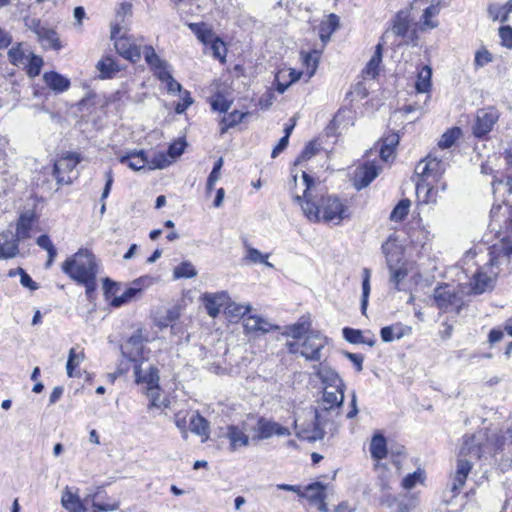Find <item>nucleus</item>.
I'll return each instance as SVG.
<instances>
[{
  "mask_svg": "<svg viewBox=\"0 0 512 512\" xmlns=\"http://www.w3.org/2000/svg\"><path fill=\"white\" fill-rule=\"evenodd\" d=\"M303 191H291L293 202L301 207L304 216L313 223L334 222L340 224L350 218L348 205L335 195L325 194L314 179L302 172Z\"/></svg>",
  "mask_w": 512,
  "mask_h": 512,
  "instance_id": "nucleus-1",
  "label": "nucleus"
},
{
  "mask_svg": "<svg viewBox=\"0 0 512 512\" xmlns=\"http://www.w3.org/2000/svg\"><path fill=\"white\" fill-rule=\"evenodd\" d=\"M62 271L77 283H91L97 276L96 257L87 249H80L62 263Z\"/></svg>",
  "mask_w": 512,
  "mask_h": 512,
  "instance_id": "nucleus-2",
  "label": "nucleus"
},
{
  "mask_svg": "<svg viewBox=\"0 0 512 512\" xmlns=\"http://www.w3.org/2000/svg\"><path fill=\"white\" fill-rule=\"evenodd\" d=\"M465 287L460 285V290L450 285L437 286L433 291V304L443 312L453 311L459 312L463 306V294Z\"/></svg>",
  "mask_w": 512,
  "mask_h": 512,
  "instance_id": "nucleus-3",
  "label": "nucleus"
},
{
  "mask_svg": "<svg viewBox=\"0 0 512 512\" xmlns=\"http://www.w3.org/2000/svg\"><path fill=\"white\" fill-rule=\"evenodd\" d=\"M122 23L117 22L111 27V39L119 55L131 62H137L141 58L140 44L131 36L121 35Z\"/></svg>",
  "mask_w": 512,
  "mask_h": 512,
  "instance_id": "nucleus-4",
  "label": "nucleus"
},
{
  "mask_svg": "<svg viewBox=\"0 0 512 512\" xmlns=\"http://www.w3.org/2000/svg\"><path fill=\"white\" fill-rule=\"evenodd\" d=\"M327 342V338L321 333L311 331L301 344L300 354L308 361H321L322 351Z\"/></svg>",
  "mask_w": 512,
  "mask_h": 512,
  "instance_id": "nucleus-5",
  "label": "nucleus"
},
{
  "mask_svg": "<svg viewBox=\"0 0 512 512\" xmlns=\"http://www.w3.org/2000/svg\"><path fill=\"white\" fill-rule=\"evenodd\" d=\"M499 114L494 108L480 109L475 116V123L472 126L473 134L481 138L488 134L498 121Z\"/></svg>",
  "mask_w": 512,
  "mask_h": 512,
  "instance_id": "nucleus-6",
  "label": "nucleus"
},
{
  "mask_svg": "<svg viewBox=\"0 0 512 512\" xmlns=\"http://www.w3.org/2000/svg\"><path fill=\"white\" fill-rule=\"evenodd\" d=\"M308 415L311 423L307 426H301L297 435L308 441H317L323 439L325 432L322 427V414L317 409L310 408Z\"/></svg>",
  "mask_w": 512,
  "mask_h": 512,
  "instance_id": "nucleus-7",
  "label": "nucleus"
},
{
  "mask_svg": "<svg viewBox=\"0 0 512 512\" xmlns=\"http://www.w3.org/2000/svg\"><path fill=\"white\" fill-rule=\"evenodd\" d=\"M445 172V163L436 158L428 156L421 160L415 167V174L418 181H426L429 178L437 179Z\"/></svg>",
  "mask_w": 512,
  "mask_h": 512,
  "instance_id": "nucleus-8",
  "label": "nucleus"
},
{
  "mask_svg": "<svg viewBox=\"0 0 512 512\" xmlns=\"http://www.w3.org/2000/svg\"><path fill=\"white\" fill-rule=\"evenodd\" d=\"M147 339L144 337L141 329H138L121 347L124 357L130 361H138L144 358V343Z\"/></svg>",
  "mask_w": 512,
  "mask_h": 512,
  "instance_id": "nucleus-9",
  "label": "nucleus"
},
{
  "mask_svg": "<svg viewBox=\"0 0 512 512\" xmlns=\"http://www.w3.org/2000/svg\"><path fill=\"white\" fill-rule=\"evenodd\" d=\"M484 268L477 269L469 282V290L466 293L482 294L487 289L493 287L494 278L498 274L497 271H490V274L483 270Z\"/></svg>",
  "mask_w": 512,
  "mask_h": 512,
  "instance_id": "nucleus-10",
  "label": "nucleus"
},
{
  "mask_svg": "<svg viewBox=\"0 0 512 512\" xmlns=\"http://www.w3.org/2000/svg\"><path fill=\"white\" fill-rule=\"evenodd\" d=\"M345 389H323L320 401V412H336L339 414L344 402Z\"/></svg>",
  "mask_w": 512,
  "mask_h": 512,
  "instance_id": "nucleus-11",
  "label": "nucleus"
},
{
  "mask_svg": "<svg viewBox=\"0 0 512 512\" xmlns=\"http://www.w3.org/2000/svg\"><path fill=\"white\" fill-rule=\"evenodd\" d=\"M222 436L229 440L230 450L236 451L241 447L249 445V436L246 433V425H228L222 433Z\"/></svg>",
  "mask_w": 512,
  "mask_h": 512,
  "instance_id": "nucleus-12",
  "label": "nucleus"
},
{
  "mask_svg": "<svg viewBox=\"0 0 512 512\" xmlns=\"http://www.w3.org/2000/svg\"><path fill=\"white\" fill-rule=\"evenodd\" d=\"M382 251L386 256L388 268L405 266L403 260V247L398 243L394 237H389L382 245Z\"/></svg>",
  "mask_w": 512,
  "mask_h": 512,
  "instance_id": "nucleus-13",
  "label": "nucleus"
},
{
  "mask_svg": "<svg viewBox=\"0 0 512 512\" xmlns=\"http://www.w3.org/2000/svg\"><path fill=\"white\" fill-rule=\"evenodd\" d=\"M81 158L79 154L77 153H67L65 156L61 157L55 164H54V175L57 178L59 183H70L71 178L68 177L65 179L64 176H62L65 172H72L76 166L80 163Z\"/></svg>",
  "mask_w": 512,
  "mask_h": 512,
  "instance_id": "nucleus-14",
  "label": "nucleus"
},
{
  "mask_svg": "<svg viewBox=\"0 0 512 512\" xmlns=\"http://www.w3.org/2000/svg\"><path fill=\"white\" fill-rule=\"evenodd\" d=\"M19 242L11 230L0 233V260L15 258L19 254Z\"/></svg>",
  "mask_w": 512,
  "mask_h": 512,
  "instance_id": "nucleus-15",
  "label": "nucleus"
},
{
  "mask_svg": "<svg viewBox=\"0 0 512 512\" xmlns=\"http://www.w3.org/2000/svg\"><path fill=\"white\" fill-rule=\"evenodd\" d=\"M257 437L259 439H268L272 436H289L291 434L290 430L287 427L282 426L281 424L267 420L265 418H260L257 422Z\"/></svg>",
  "mask_w": 512,
  "mask_h": 512,
  "instance_id": "nucleus-16",
  "label": "nucleus"
},
{
  "mask_svg": "<svg viewBox=\"0 0 512 512\" xmlns=\"http://www.w3.org/2000/svg\"><path fill=\"white\" fill-rule=\"evenodd\" d=\"M245 332L250 334L263 335L272 330H278L279 326L270 323L265 318L258 315H250L244 319Z\"/></svg>",
  "mask_w": 512,
  "mask_h": 512,
  "instance_id": "nucleus-17",
  "label": "nucleus"
},
{
  "mask_svg": "<svg viewBox=\"0 0 512 512\" xmlns=\"http://www.w3.org/2000/svg\"><path fill=\"white\" fill-rule=\"evenodd\" d=\"M202 298L207 313L212 318L217 317L220 313L221 307L226 305L229 301V295L224 291L217 293H205Z\"/></svg>",
  "mask_w": 512,
  "mask_h": 512,
  "instance_id": "nucleus-18",
  "label": "nucleus"
},
{
  "mask_svg": "<svg viewBox=\"0 0 512 512\" xmlns=\"http://www.w3.org/2000/svg\"><path fill=\"white\" fill-rule=\"evenodd\" d=\"M317 377L321 380L324 389H345L346 386L339 374L331 367L321 365L316 371Z\"/></svg>",
  "mask_w": 512,
  "mask_h": 512,
  "instance_id": "nucleus-19",
  "label": "nucleus"
},
{
  "mask_svg": "<svg viewBox=\"0 0 512 512\" xmlns=\"http://www.w3.org/2000/svg\"><path fill=\"white\" fill-rule=\"evenodd\" d=\"M473 467L469 459L459 458L457 461L456 472L452 480L451 490L457 494L465 485L466 479Z\"/></svg>",
  "mask_w": 512,
  "mask_h": 512,
  "instance_id": "nucleus-20",
  "label": "nucleus"
},
{
  "mask_svg": "<svg viewBox=\"0 0 512 512\" xmlns=\"http://www.w3.org/2000/svg\"><path fill=\"white\" fill-rule=\"evenodd\" d=\"M410 20L407 11H399L392 21L391 32L402 38H409L414 40L415 32L409 34Z\"/></svg>",
  "mask_w": 512,
  "mask_h": 512,
  "instance_id": "nucleus-21",
  "label": "nucleus"
},
{
  "mask_svg": "<svg viewBox=\"0 0 512 512\" xmlns=\"http://www.w3.org/2000/svg\"><path fill=\"white\" fill-rule=\"evenodd\" d=\"M61 503L63 507L70 512H89L88 499L81 500L78 495L74 494L68 487L62 494Z\"/></svg>",
  "mask_w": 512,
  "mask_h": 512,
  "instance_id": "nucleus-22",
  "label": "nucleus"
},
{
  "mask_svg": "<svg viewBox=\"0 0 512 512\" xmlns=\"http://www.w3.org/2000/svg\"><path fill=\"white\" fill-rule=\"evenodd\" d=\"M379 167L374 162H365L357 168L355 178L359 182V189L368 186L379 174Z\"/></svg>",
  "mask_w": 512,
  "mask_h": 512,
  "instance_id": "nucleus-23",
  "label": "nucleus"
},
{
  "mask_svg": "<svg viewBox=\"0 0 512 512\" xmlns=\"http://www.w3.org/2000/svg\"><path fill=\"white\" fill-rule=\"evenodd\" d=\"M135 377L137 383L146 384V391L159 387V371L154 366H150L145 373H142L139 366H135Z\"/></svg>",
  "mask_w": 512,
  "mask_h": 512,
  "instance_id": "nucleus-24",
  "label": "nucleus"
},
{
  "mask_svg": "<svg viewBox=\"0 0 512 512\" xmlns=\"http://www.w3.org/2000/svg\"><path fill=\"white\" fill-rule=\"evenodd\" d=\"M34 220L35 215L33 212H25L20 215L16 224V232L14 233L19 241H23L31 237L30 231Z\"/></svg>",
  "mask_w": 512,
  "mask_h": 512,
  "instance_id": "nucleus-25",
  "label": "nucleus"
},
{
  "mask_svg": "<svg viewBox=\"0 0 512 512\" xmlns=\"http://www.w3.org/2000/svg\"><path fill=\"white\" fill-rule=\"evenodd\" d=\"M43 79L45 84L56 93H63L70 87V80L54 71L46 72Z\"/></svg>",
  "mask_w": 512,
  "mask_h": 512,
  "instance_id": "nucleus-26",
  "label": "nucleus"
},
{
  "mask_svg": "<svg viewBox=\"0 0 512 512\" xmlns=\"http://www.w3.org/2000/svg\"><path fill=\"white\" fill-rule=\"evenodd\" d=\"M189 425L191 432L202 437V442H205L209 438V422L198 412L192 413V415L189 418Z\"/></svg>",
  "mask_w": 512,
  "mask_h": 512,
  "instance_id": "nucleus-27",
  "label": "nucleus"
},
{
  "mask_svg": "<svg viewBox=\"0 0 512 512\" xmlns=\"http://www.w3.org/2000/svg\"><path fill=\"white\" fill-rule=\"evenodd\" d=\"M122 164H126L130 169L139 171L148 163V159L143 150L132 151L119 157Z\"/></svg>",
  "mask_w": 512,
  "mask_h": 512,
  "instance_id": "nucleus-28",
  "label": "nucleus"
},
{
  "mask_svg": "<svg viewBox=\"0 0 512 512\" xmlns=\"http://www.w3.org/2000/svg\"><path fill=\"white\" fill-rule=\"evenodd\" d=\"M140 282L141 279L134 281L132 286L126 289L121 295L114 296V298L110 301V305L114 308H119L133 301L142 291L139 286Z\"/></svg>",
  "mask_w": 512,
  "mask_h": 512,
  "instance_id": "nucleus-29",
  "label": "nucleus"
},
{
  "mask_svg": "<svg viewBox=\"0 0 512 512\" xmlns=\"http://www.w3.org/2000/svg\"><path fill=\"white\" fill-rule=\"evenodd\" d=\"M439 14V0H432L431 4L424 8L421 17V30L434 29L438 26V21L434 18Z\"/></svg>",
  "mask_w": 512,
  "mask_h": 512,
  "instance_id": "nucleus-30",
  "label": "nucleus"
},
{
  "mask_svg": "<svg viewBox=\"0 0 512 512\" xmlns=\"http://www.w3.org/2000/svg\"><path fill=\"white\" fill-rule=\"evenodd\" d=\"M479 459L481 457V447L476 442V438L474 435L465 436L463 439V444L460 449L459 458L467 459Z\"/></svg>",
  "mask_w": 512,
  "mask_h": 512,
  "instance_id": "nucleus-31",
  "label": "nucleus"
},
{
  "mask_svg": "<svg viewBox=\"0 0 512 512\" xmlns=\"http://www.w3.org/2000/svg\"><path fill=\"white\" fill-rule=\"evenodd\" d=\"M410 328L396 323L390 326L383 327L380 331L381 338L384 342H392L398 340L410 332Z\"/></svg>",
  "mask_w": 512,
  "mask_h": 512,
  "instance_id": "nucleus-32",
  "label": "nucleus"
},
{
  "mask_svg": "<svg viewBox=\"0 0 512 512\" xmlns=\"http://www.w3.org/2000/svg\"><path fill=\"white\" fill-rule=\"evenodd\" d=\"M382 49L383 45L381 43L377 44L373 56L362 71L364 78L374 79L378 75L379 66L382 61Z\"/></svg>",
  "mask_w": 512,
  "mask_h": 512,
  "instance_id": "nucleus-33",
  "label": "nucleus"
},
{
  "mask_svg": "<svg viewBox=\"0 0 512 512\" xmlns=\"http://www.w3.org/2000/svg\"><path fill=\"white\" fill-rule=\"evenodd\" d=\"M84 357H85V355H84V351L82 349L71 348L69 350L68 360L66 363L67 375L69 377H77L80 375L79 372L76 371V369L83 362Z\"/></svg>",
  "mask_w": 512,
  "mask_h": 512,
  "instance_id": "nucleus-34",
  "label": "nucleus"
},
{
  "mask_svg": "<svg viewBox=\"0 0 512 512\" xmlns=\"http://www.w3.org/2000/svg\"><path fill=\"white\" fill-rule=\"evenodd\" d=\"M301 497L308 499L311 503L325 500V485L320 482H314L305 487V491L300 494Z\"/></svg>",
  "mask_w": 512,
  "mask_h": 512,
  "instance_id": "nucleus-35",
  "label": "nucleus"
},
{
  "mask_svg": "<svg viewBox=\"0 0 512 512\" xmlns=\"http://www.w3.org/2000/svg\"><path fill=\"white\" fill-rule=\"evenodd\" d=\"M31 51L24 43H18L8 51V57L12 64L22 65L25 64Z\"/></svg>",
  "mask_w": 512,
  "mask_h": 512,
  "instance_id": "nucleus-36",
  "label": "nucleus"
},
{
  "mask_svg": "<svg viewBox=\"0 0 512 512\" xmlns=\"http://www.w3.org/2000/svg\"><path fill=\"white\" fill-rule=\"evenodd\" d=\"M432 238L433 235L425 226L412 229L410 232L411 243L415 246H420L422 250L426 249V246L431 242Z\"/></svg>",
  "mask_w": 512,
  "mask_h": 512,
  "instance_id": "nucleus-37",
  "label": "nucleus"
},
{
  "mask_svg": "<svg viewBox=\"0 0 512 512\" xmlns=\"http://www.w3.org/2000/svg\"><path fill=\"white\" fill-rule=\"evenodd\" d=\"M37 34L44 48L54 50H59L61 48L59 38L54 30L41 28Z\"/></svg>",
  "mask_w": 512,
  "mask_h": 512,
  "instance_id": "nucleus-38",
  "label": "nucleus"
},
{
  "mask_svg": "<svg viewBox=\"0 0 512 512\" xmlns=\"http://www.w3.org/2000/svg\"><path fill=\"white\" fill-rule=\"evenodd\" d=\"M416 194L423 203H436L437 191L426 181H417Z\"/></svg>",
  "mask_w": 512,
  "mask_h": 512,
  "instance_id": "nucleus-39",
  "label": "nucleus"
},
{
  "mask_svg": "<svg viewBox=\"0 0 512 512\" xmlns=\"http://www.w3.org/2000/svg\"><path fill=\"white\" fill-rule=\"evenodd\" d=\"M370 453L372 458L375 460L384 459L387 455V444L386 439L381 434H376L373 436L370 443Z\"/></svg>",
  "mask_w": 512,
  "mask_h": 512,
  "instance_id": "nucleus-40",
  "label": "nucleus"
},
{
  "mask_svg": "<svg viewBox=\"0 0 512 512\" xmlns=\"http://www.w3.org/2000/svg\"><path fill=\"white\" fill-rule=\"evenodd\" d=\"M97 69L100 72V77L104 79L113 78L116 73L120 71V67L116 64L114 59L109 56L104 57L98 62Z\"/></svg>",
  "mask_w": 512,
  "mask_h": 512,
  "instance_id": "nucleus-41",
  "label": "nucleus"
},
{
  "mask_svg": "<svg viewBox=\"0 0 512 512\" xmlns=\"http://www.w3.org/2000/svg\"><path fill=\"white\" fill-rule=\"evenodd\" d=\"M432 70L429 66H423L417 75L415 88L419 93H427L431 88Z\"/></svg>",
  "mask_w": 512,
  "mask_h": 512,
  "instance_id": "nucleus-42",
  "label": "nucleus"
},
{
  "mask_svg": "<svg viewBox=\"0 0 512 512\" xmlns=\"http://www.w3.org/2000/svg\"><path fill=\"white\" fill-rule=\"evenodd\" d=\"M338 26L339 18L335 14H330L320 25V38L322 42H327Z\"/></svg>",
  "mask_w": 512,
  "mask_h": 512,
  "instance_id": "nucleus-43",
  "label": "nucleus"
},
{
  "mask_svg": "<svg viewBox=\"0 0 512 512\" xmlns=\"http://www.w3.org/2000/svg\"><path fill=\"white\" fill-rule=\"evenodd\" d=\"M146 395L150 400L149 408H168L170 405V400L162 394L160 387L146 391Z\"/></svg>",
  "mask_w": 512,
  "mask_h": 512,
  "instance_id": "nucleus-44",
  "label": "nucleus"
},
{
  "mask_svg": "<svg viewBox=\"0 0 512 512\" xmlns=\"http://www.w3.org/2000/svg\"><path fill=\"white\" fill-rule=\"evenodd\" d=\"M362 295H361V312L362 314L366 313L367 306H368V299L370 295V278H371V271L368 268H364L362 271Z\"/></svg>",
  "mask_w": 512,
  "mask_h": 512,
  "instance_id": "nucleus-45",
  "label": "nucleus"
},
{
  "mask_svg": "<svg viewBox=\"0 0 512 512\" xmlns=\"http://www.w3.org/2000/svg\"><path fill=\"white\" fill-rule=\"evenodd\" d=\"M462 135L459 127H453L447 130L440 138L438 146L441 149H448L454 145L457 139Z\"/></svg>",
  "mask_w": 512,
  "mask_h": 512,
  "instance_id": "nucleus-46",
  "label": "nucleus"
},
{
  "mask_svg": "<svg viewBox=\"0 0 512 512\" xmlns=\"http://www.w3.org/2000/svg\"><path fill=\"white\" fill-rule=\"evenodd\" d=\"M247 114L248 113L239 112V111L235 110V111L229 113L227 116H224L221 120V129H220L221 134L226 133L229 128L242 122V120L244 119V117Z\"/></svg>",
  "mask_w": 512,
  "mask_h": 512,
  "instance_id": "nucleus-47",
  "label": "nucleus"
},
{
  "mask_svg": "<svg viewBox=\"0 0 512 512\" xmlns=\"http://www.w3.org/2000/svg\"><path fill=\"white\" fill-rule=\"evenodd\" d=\"M143 53L144 59L146 63L149 65L150 69L153 71L156 68H159L163 64L166 63L165 60L161 59L157 53L155 52L152 46H145L141 54Z\"/></svg>",
  "mask_w": 512,
  "mask_h": 512,
  "instance_id": "nucleus-48",
  "label": "nucleus"
},
{
  "mask_svg": "<svg viewBox=\"0 0 512 512\" xmlns=\"http://www.w3.org/2000/svg\"><path fill=\"white\" fill-rule=\"evenodd\" d=\"M320 55L317 51H312L310 53L302 54L303 64L306 66V74L308 79H310L318 66Z\"/></svg>",
  "mask_w": 512,
  "mask_h": 512,
  "instance_id": "nucleus-49",
  "label": "nucleus"
},
{
  "mask_svg": "<svg viewBox=\"0 0 512 512\" xmlns=\"http://www.w3.org/2000/svg\"><path fill=\"white\" fill-rule=\"evenodd\" d=\"M411 202L409 199L401 200L392 210L390 219L394 222L402 221L409 212Z\"/></svg>",
  "mask_w": 512,
  "mask_h": 512,
  "instance_id": "nucleus-50",
  "label": "nucleus"
},
{
  "mask_svg": "<svg viewBox=\"0 0 512 512\" xmlns=\"http://www.w3.org/2000/svg\"><path fill=\"white\" fill-rule=\"evenodd\" d=\"M197 275V271L191 262H182L173 270L174 279L192 278Z\"/></svg>",
  "mask_w": 512,
  "mask_h": 512,
  "instance_id": "nucleus-51",
  "label": "nucleus"
},
{
  "mask_svg": "<svg viewBox=\"0 0 512 512\" xmlns=\"http://www.w3.org/2000/svg\"><path fill=\"white\" fill-rule=\"evenodd\" d=\"M309 323L306 322H298L285 327L284 335L291 336L295 339L301 338L304 334H306L309 330Z\"/></svg>",
  "mask_w": 512,
  "mask_h": 512,
  "instance_id": "nucleus-52",
  "label": "nucleus"
},
{
  "mask_svg": "<svg viewBox=\"0 0 512 512\" xmlns=\"http://www.w3.org/2000/svg\"><path fill=\"white\" fill-rule=\"evenodd\" d=\"M189 411L181 410L174 415V423L176 427L181 431L184 439L188 437L187 423H188Z\"/></svg>",
  "mask_w": 512,
  "mask_h": 512,
  "instance_id": "nucleus-53",
  "label": "nucleus"
},
{
  "mask_svg": "<svg viewBox=\"0 0 512 512\" xmlns=\"http://www.w3.org/2000/svg\"><path fill=\"white\" fill-rule=\"evenodd\" d=\"M319 145L316 141L309 142L304 150L302 151L301 155L297 158L295 164H301L304 161H308L312 157H314L319 152Z\"/></svg>",
  "mask_w": 512,
  "mask_h": 512,
  "instance_id": "nucleus-54",
  "label": "nucleus"
},
{
  "mask_svg": "<svg viewBox=\"0 0 512 512\" xmlns=\"http://www.w3.org/2000/svg\"><path fill=\"white\" fill-rule=\"evenodd\" d=\"M252 263H263L268 267H273V265L267 261L268 255H263L258 249L248 247L246 257Z\"/></svg>",
  "mask_w": 512,
  "mask_h": 512,
  "instance_id": "nucleus-55",
  "label": "nucleus"
},
{
  "mask_svg": "<svg viewBox=\"0 0 512 512\" xmlns=\"http://www.w3.org/2000/svg\"><path fill=\"white\" fill-rule=\"evenodd\" d=\"M28 70L27 73L30 77H35L40 73L41 67L43 65V60L39 56H36L31 53L28 57Z\"/></svg>",
  "mask_w": 512,
  "mask_h": 512,
  "instance_id": "nucleus-56",
  "label": "nucleus"
},
{
  "mask_svg": "<svg viewBox=\"0 0 512 512\" xmlns=\"http://www.w3.org/2000/svg\"><path fill=\"white\" fill-rule=\"evenodd\" d=\"M189 28L197 35L198 39L202 42L208 41L211 37V32L206 28L203 23H190Z\"/></svg>",
  "mask_w": 512,
  "mask_h": 512,
  "instance_id": "nucleus-57",
  "label": "nucleus"
},
{
  "mask_svg": "<svg viewBox=\"0 0 512 512\" xmlns=\"http://www.w3.org/2000/svg\"><path fill=\"white\" fill-rule=\"evenodd\" d=\"M103 290L106 299L111 298L112 300L114 296H118L117 293L119 291V284L117 282L112 281L109 278H105L103 280Z\"/></svg>",
  "mask_w": 512,
  "mask_h": 512,
  "instance_id": "nucleus-58",
  "label": "nucleus"
},
{
  "mask_svg": "<svg viewBox=\"0 0 512 512\" xmlns=\"http://www.w3.org/2000/svg\"><path fill=\"white\" fill-rule=\"evenodd\" d=\"M390 281L398 288L399 283L407 276V269L405 266L390 268Z\"/></svg>",
  "mask_w": 512,
  "mask_h": 512,
  "instance_id": "nucleus-59",
  "label": "nucleus"
},
{
  "mask_svg": "<svg viewBox=\"0 0 512 512\" xmlns=\"http://www.w3.org/2000/svg\"><path fill=\"white\" fill-rule=\"evenodd\" d=\"M212 109L219 112H227L231 106V102L228 101L224 96L218 94L211 102Z\"/></svg>",
  "mask_w": 512,
  "mask_h": 512,
  "instance_id": "nucleus-60",
  "label": "nucleus"
},
{
  "mask_svg": "<svg viewBox=\"0 0 512 512\" xmlns=\"http://www.w3.org/2000/svg\"><path fill=\"white\" fill-rule=\"evenodd\" d=\"M343 336L350 343H365L360 330L346 327L343 329Z\"/></svg>",
  "mask_w": 512,
  "mask_h": 512,
  "instance_id": "nucleus-61",
  "label": "nucleus"
},
{
  "mask_svg": "<svg viewBox=\"0 0 512 512\" xmlns=\"http://www.w3.org/2000/svg\"><path fill=\"white\" fill-rule=\"evenodd\" d=\"M493 56L487 49L478 50L475 54L474 63L477 67H483L492 62Z\"/></svg>",
  "mask_w": 512,
  "mask_h": 512,
  "instance_id": "nucleus-62",
  "label": "nucleus"
},
{
  "mask_svg": "<svg viewBox=\"0 0 512 512\" xmlns=\"http://www.w3.org/2000/svg\"><path fill=\"white\" fill-rule=\"evenodd\" d=\"M499 36L501 39V45L511 49L512 48V27L502 26L499 28Z\"/></svg>",
  "mask_w": 512,
  "mask_h": 512,
  "instance_id": "nucleus-63",
  "label": "nucleus"
},
{
  "mask_svg": "<svg viewBox=\"0 0 512 512\" xmlns=\"http://www.w3.org/2000/svg\"><path fill=\"white\" fill-rule=\"evenodd\" d=\"M185 146H186V143L184 141H182V140L175 141L174 143H172L169 146L168 155L172 159H175V158L181 156L184 152Z\"/></svg>",
  "mask_w": 512,
  "mask_h": 512,
  "instance_id": "nucleus-64",
  "label": "nucleus"
}]
</instances>
